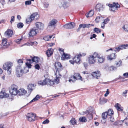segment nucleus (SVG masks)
<instances>
[{
	"mask_svg": "<svg viewBox=\"0 0 128 128\" xmlns=\"http://www.w3.org/2000/svg\"><path fill=\"white\" fill-rule=\"evenodd\" d=\"M12 64L10 62H8L4 63L3 65V68L5 70H7V73L8 74L11 73V68Z\"/></svg>",
	"mask_w": 128,
	"mask_h": 128,
	"instance_id": "obj_1",
	"label": "nucleus"
},
{
	"mask_svg": "<svg viewBox=\"0 0 128 128\" xmlns=\"http://www.w3.org/2000/svg\"><path fill=\"white\" fill-rule=\"evenodd\" d=\"M18 86L15 84H12L9 90V92L10 94L12 95H16L18 93Z\"/></svg>",
	"mask_w": 128,
	"mask_h": 128,
	"instance_id": "obj_2",
	"label": "nucleus"
},
{
	"mask_svg": "<svg viewBox=\"0 0 128 128\" xmlns=\"http://www.w3.org/2000/svg\"><path fill=\"white\" fill-rule=\"evenodd\" d=\"M97 56V52H95L93 55L89 57V62L90 64H92L95 63L97 60L96 56Z\"/></svg>",
	"mask_w": 128,
	"mask_h": 128,
	"instance_id": "obj_3",
	"label": "nucleus"
},
{
	"mask_svg": "<svg viewBox=\"0 0 128 128\" xmlns=\"http://www.w3.org/2000/svg\"><path fill=\"white\" fill-rule=\"evenodd\" d=\"M38 16V13H34L31 15L30 17L27 18L26 20V22L27 24H29L30 22H31L32 20H34V18H36Z\"/></svg>",
	"mask_w": 128,
	"mask_h": 128,
	"instance_id": "obj_4",
	"label": "nucleus"
},
{
	"mask_svg": "<svg viewBox=\"0 0 128 128\" xmlns=\"http://www.w3.org/2000/svg\"><path fill=\"white\" fill-rule=\"evenodd\" d=\"M36 115L32 113H28L26 116V118L30 122L34 121L36 120Z\"/></svg>",
	"mask_w": 128,
	"mask_h": 128,
	"instance_id": "obj_5",
	"label": "nucleus"
},
{
	"mask_svg": "<svg viewBox=\"0 0 128 128\" xmlns=\"http://www.w3.org/2000/svg\"><path fill=\"white\" fill-rule=\"evenodd\" d=\"M56 79H55V80L54 81L52 80L48 79H47L46 84L50 86H52L56 83V84H57L58 83L59 80L58 79L59 78L58 77H57V76H56Z\"/></svg>",
	"mask_w": 128,
	"mask_h": 128,
	"instance_id": "obj_6",
	"label": "nucleus"
},
{
	"mask_svg": "<svg viewBox=\"0 0 128 128\" xmlns=\"http://www.w3.org/2000/svg\"><path fill=\"white\" fill-rule=\"evenodd\" d=\"M16 72L17 76L20 77L22 75L24 72L23 70L21 68V66H18L16 68Z\"/></svg>",
	"mask_w": 128,
	"mask_h": 128,
	"instance_id": "obj_7",
	"label": "nucleus"
},
{
	"mask_svg": "<svg viewBox=\"0 0 128 128\" xmlns=\"http://www.w3.org/2000/svg\"><path fill=\"white\" fill-rule=\"evenodd\" d=\"M38 33V30L36 28H32L31 30L29 33V36H33Z\"/></svg>",
	"mask_w": 128,
	"mask_h": 128,
	"instance_id": "obj_8",
	"label": "nucleus"
},
{
	"mask_svg": "<svg viewBox=\"0 0 128 128\" xmlns=\"http://www.w3.org/2000/svg\"><path fill=\"white\" fill-rule=\"evenodd\" d=\"M90 109L88 110V114L87 116L89 118V119L91 120L92 118V115L95 113V111L94 108L92 107H90Z\"/></svg>",
	"mask_w": 128,
	"mask_h": 128,
	"instance_id": "obj_9",
	"label": "nucleus"
},
{
	"mask_svg": "<svg viewBox=\"0 0 128 128\" xmlns=\"http://www.w3.org/2000/svg\"><path fill=\"white\" fill-rule=\"evenodd\" d=\"M62 66L61 63L58 62H56L55 64V67L56 69H57L56 72L55 74L56 76L57 74V71L58 72L60 71L62 68Z\"/></svg>",
	"mask_w": 128,
	"mask_h": 128,
	"instance_id": "obj_10",
	"label": "nucleus"
},
{
	"mask_svg": "<svg viewBox=\"0 0 128 128\" xmlns=\"http://www.w3.org/2000/svg\"><path fill=\"white\" fill-rule=\"evenodd\" d=\"M57 22L58 21L56 20L54 18L52 19L49 22L48 26V28H50L54 26Z\"/></svg>",
	"mask_w": 128,
	"mask_h": 128,
	"instance_id": "obj_11",
	"label": "nucleus"
},
{
	"mask_svg": "<svg viewBox=\"0 0 128 128\" xmlns=\"http://www.w3.org/2000/svg\"><path fill=\"white\" fill-rule=\"evenodd\" d=\"M75 24L73 22H70L64 25V27L66 29H71L74 28Z\"/></svg>",
	"mask_w": 128,
	"mask_h": 128,
	"instance_id": "obj_12",
	"label": "nucleus"
},
{
	"mask_svg": "<svg viewBox=\"0 0 128 128\" xmlns=\"http://www.w3.org/2000/svg\"><path fill=\"white\" fill-rule=\"evenodd\" d=\"M13 34L12 31L10 29L8 30L4 33V35L5 36L8 38L11 37Z\"/></svg>",
	"mask_w": 128,
	"mask_h": 128,
	"instance_id": "obj_13",
	"label": "nucleus"
},
{
	"mask_svg": "<svg viewBox=\"0 0 128 128\" xmlns=\"http://www.w3.org/2000/svg\"><path fill=\"white\" fill-rule=\"evenodd\" d=\"M36 27L40 30H43L44 29V26L42 23L40 22H37L36 23Z\"/></svg>",
	"mask_w": 128,
	"mask_h": 128,
	"instance_id": "obj_14",
	"label": "nucleus"
},
{
	"mask_svg": "<svg viewBox=\"0 0 128 128\" xmlns=\"http://www.w3.org/2000/svg\"><path fill=\"white\" fill-rule=\"evenodd\" d=\"M102 118L103 120H102V122L103 124H105L106 122V119L107 118H108V114L106 112L102 113Z\"/></svg>",
	"mask_w": 128,
	"mask_h": 128,
	"instance_id": "obj_15",
	"label": "nucleus"
},
{
	"mask_svg": "<svg viewBox=\"0 0 128 128\" xmlns=\"http://www.w3.org/2000/svg\"><path fill=\"white\" fill-rule=\"evenodd\" d=\"M27 93V91L23 88H21L18 90V94L19 96H24Z\"/></svg>",
	"mask_w": 128,
	"mask_h": 128,
	"instance_id": "obj_16",
	"label": "nucleus"
},
{
	"mask_svg": "<svg viewBox=\"0 0 128 128\" xmlns=\"http://www.w3.org/2000/svg\"><path fill=\"white\" fill-rule=\"evenodd\" d=\"M34 88V86L33 84H29L27 86V89L28 90V92L27 93V95L29 96L31 94Z\"/></svg>",
	"mask_w": 128,
	"mask_h": 128,
	"instance_id": "obj_17",
	"label": "nucleus"
},
{
	"mask_svg": "<svg viewBox=\"0 0 128 128\" xmlns=\"http://www.w3.org/2000/svg\"><path fill=\"white\" fill-rule=\"evenodd\" d=\"M81 56V54H79L78 55L77 57H75L73 59V60L74 61V62L78 64H80V57Z\"/></svg>",
	"mask_w": 128,
	"mask_h": 128,
	"instance_id": "obj_18",
	"label": "nucleus"
},
{
	"mask_svg": "<svg viewBox=\"0 0 128 128\" xmlns=\"http://www.w3.org/2000/svg\"><path fill=\"white\" fill-rule=\"evenodd\" d=\"M103 5L100 4H97L96 6V8L97 11L100 12L102 11L103 9Z\"/></svg>",
	"mask_w": 128,
	"mask_h": 128,
	"instance_id": "obj_19",
	"label": "nucleus"
},
{
	"mask_svg": "<svg viewBox=\"0 0 128 128\" xmlns=\"http://www.w3.org/2000/svg\"><path fill=\"white\" fill-rule=\"evenodd\" d=\"M74 78L77 80H80L81 81H82V78L80 74L78 73H76L74 74L73 76Z\"/></svg>",
	"mask_w": 128,
	"mask_h": 128,
	"instance_id": "obj_20",
	"label": "nucleus"
},
{
	"mask_svg": "<svg viewBox=\"0 0 128 128\" xmlns=\"http://www.w3.org/2000/svg\"><path fill=\"white\" fill-rule=\"evenodd\" d=\"M96 59L98 60L99 62L102 63L104 61V59L103 57L100 55H99L97 53V56H96Z\"/></svg>",
	"mask_w": 128,
	"mask_h": 128,
	"instance_id": "obj_21",
	"label": "nucleus"
},
{
	"mask_svg": "<svg viewBox=\"0 0 128 128\" xmlns=\"http://www.w3.org/2000/svg\"><path fill=\"white\" fill-rule=\"evenodd\" d=\"M100 74L99 72H93L92 74V75L94 77L98 78V77H100Z\"/></svg>",
	"mask_w": 128,
	"mask_h": 128,
	"instance_id": "obj_22",
	"label": "nucleus"
},
{
	"mask_svg": "<svg viewBox=\"0 0 128 128\" xmlns=\"http://www.w3.org/2000/svg\"><path fill=\"white\" fill-rule=\"evenodd\" d=\"M53 52V50L52 49L50 48L48 49L46 52V54L47 56L48 57H50L52 54Z\"/></svg>",
	"mask_w": 128,
	"mask_h": 128,
	"instance_id": "obj_23",
	"label": "nucleus"
},
{
	"mask_svg": "<svg viewBox=\"0 0 128 128\" xmlns=\"http://www.w3.org/2000/svg\"><path fill=\"white\" fill-rule=\"evenodd\" d=\"M70 55L68 54H65L64 53V54L62 55L61 59L62 60H65L70 58Z\"/></svg>",
	"mask_w": 128,
	"mask_h": 128,
	"instance_id": "obj_24",
	"label": "nucleus"
},
{
	"mask_svg": "<svg viewBox=\"0 0 128 128\" xmlns=\"http://www.w3.org/2000/svg\"><path fill=\"white\" fill-rule=\"evenodd\" d=\"M0 96H9V95L6 92L4 89H2L0 92Z\"/></svg>",
	"mask_w": 128,
	"mask_h": 128,
	"instance_id": "obj_25",
	"label": "nucleus"
},
{
	"mask_svg": "<svg viewBox=\"0 0 128 128\" xmlns=\"http://www.w3.org/2000/svg\"><path fill=\"white\" fill-rule=\"evenodd\" d=\"M115 107L117 109L118 111H123V108L121 105L118 103H117L115 105Z\"/></svg>",
	"mask_w": 128,
	"mask_h": 128,
	"instance_id": "obj_26",
	"label": "nucleus"
},
{
	"mask_svg": "<svg viewBox=\"0 0 128 128\" xmlns=\"http://www.w3.org/2000/svg\"><path fill=\"white\" fill-rule=\"evenodd\" d=\"M107 100L104 97L101 96L100 99V103L101 104H103L106 102Z\"/></svg>",
	"mask_w": 128,
	"mask_h": 128,
	"instance_id": "obj_27",
	"label": "nucleus"
},
{
	"mask_svg": "<svg viewBox=\"0 0 128 128\" xmlns=\"http://www.w3.org/2000/svg\"><path fill=\"white\" fill-rule=\"evenodd\" d=\"M46 80L47 79L46 78L45 79L43 80H41L39 81L38 82V84L44 86L46 85Z\"/></svg>",
	"mask_w": 128,
	"mask_h": 128,
	"instance_id": "obj_28",
	"label": "nucleus"
},
{
	"mask_svg": "<svg viewBox=\"0 0 128 128\" xmlns=\"http://www.w3.org/2000/svg\"><path fill=\"white\" fill-rule=\"evenodd\" d=\"M53 37V38L55 37L54 35V36H44V40L46 41H49L51 40V39L52 36Z\"/></svg>",
	"mask_w": 128,
	"mask_h": 128,
	"instance_id": "obj_29",
	"label": "nucleus"
},
{
	"mask_svg": "<svg viewBox=\"0 0 128 128\" xmlns=\"http://www.w3.org/2000/svg\"><path fill=\"white\" fill-rule=\"evenodd\" d=\"M108 6L110 8L109 9L110 11H114L116 9L114 6L112 4H108Z\"/></svg>",
	"mask_w": 128,
	"mask_h": 128,
	"instance_id": "obj_30",
	"label": "nucleus"
},
{
	"mask_svg": "<svg viewBox=\"0 0 128 128\" xmlns=\"http://www.w3.org/2000/svg\"><path fill=\"white\" fill-rule=\"evenodd\" d=\"M116 55L114 53H112L109 55L108 57V59L110 60H112L113 59L115 58Z\"/></svg>",
	"mask_w": 128,
	"mask_h": 128,
	"instance_id": "obj_31",
	"label": "nucleus"
},
{
	"mask_svg": "<svg viewBox=\"0 0 128 128\" xmlns=\"http://www.w3.org/2000/svg\"><path fill=\"white\" fill-rule=\"evenodd\" d=\"M94 14V11L91 10L87 15L86 14V16L88 18L92 17Z\"/></svg>",
	"mask_w": 128,
	"mask_h": 128,
	"instance_id": "obj_32",
	"label": "nucleus"
},
{
	"mask_svg": "<svg viewBox=\"0 0 128 128\" xmlns=\"http://www.w3.org/2000/svg\"><path fill=\"white\" fill-rule=\"evenodd\" d=\"M106 112L108 114V117L112 116L114 113V112L111 109H109Z\"/></svg>",
	"mask_w": 128,
	"mask_h": 128,
	"instance_id": "obj_33",
	"label": "nucleus"
},
{
	"mask_svg": "<svg viewBox=\"0 0 128 128\" xmlns=\"http://www.w3.org/2000/svg\"><path fill=\"white\" fill-rule=\"evenodd\" d=\"M80 121L82 122H85L87 121V119L86 117L82 116L80 117L79 119Z\"/></svg>",
	"mask_w": 128,
	"mask_h": 128,
	"instance_id": "obj_34",
	"label": "nucleus"
},
{
	"mask_svg": "<svg viewBox=\"0 0 128 128\" xmlns=\"http://www.w3.org/2000/svg\"><path fill=\"white\" fill-rule=\"evenodd\" d=\"M42 96H35L32 100L29 103H32L33 102H34L36 101L41 98Z\"/></svg>",
	"mask_w": 128,
	"mask_h": 128,
	"instance_id": "obj_35",
	"label": "nucleus"
},
{
	"mask_svg": "<svg viewBox=\"0 0 128 128\" xmlns=\"http://www.w3.org/2000/svg\"><path fill=\"white\" fill-rule=\"evenodd\" d=\"M62 6L64 8H66L70 6V4L69 3L66 2H64L62 4Z\"/></svg>",
	"mask_w": 128,
	"mask_h": 128,
	"instance_id": "obj_36",
	"label": "nucleus"
},
{
	"mask_svg": "<svg viewBox=\"0 0 128 128\" xmlns=\"http://www.w3.org/2000/svg\"><path fill=\"white\" fill-rule=\"evenodd\" d=\"M39 58L37 57L34 56L32 58V62H38L39 60Z\"/></svg>",
	"mask_w": 128,
	"mask_h": 128,
	"instance_id": "obj_37",
	"label": "nucleus"
},
{
	"mask_svg": "<svg viewBox=\"0 0 128 128\" xmlns=\"http://www.w3.org/2000/svg\"><path fill=\"white\" fill-rule=\"evenodd\" d=\"M90 24H80V26H81L82 28H88L90 26Z\"/></svg>",
	"mask_w": 128,
	"mask_h": 128,
	"instance_id": "obj_38",
	"label": "nucleus"
},
{
	"mask_svg": "<svg viewBox=\"0 0 128 128\" xmlns=\"http://www.w3.org/2000/svg\"><path fill=\"white\" fill-rule=\"evenodd\" d=\"M0 96V99H2L3 98H8L10 101H11L13 100V96Z\"/></svg>",
	"mask_w": 128,
	"mask_h": 128,
	"instance_id": "obj_39",
	"label": "nucleus"
},
{
	"mask_svg": "<svg viewBox=\"0 0 128 128\" xmlns=\"http://www.w3.org/2000/svg\"><path fill=\"white\" fill-rule=\"evenodd\" d=\"M94 31L97 34H98L101 32L100 30L97 28H95L94 29Z\"/></svg>",
	"mask_w": 128,
	"mask_h": 128,
	"instance_id": "obj_40",
	"label": "nucleus"
},
{
	"mask_svg": "<svg viewBox=\"0 0 128 128\" xmlns=\"http://www.w3.org/2000/svg\"><path fill=\"white\" fill-rule=\"evenodd\" d=\"M23 26V24L22 22H20L18 23L17 25V27L18 28H22Z\"/></svg>",
	"mask_w": 128,
	"mask_h": 128,
	"instance_id": "obj_41",
	"label": "nucleus"
},
{
	"mask_svg": "<svg viewBox=\"0 0 128 128\" xmlns=\"http://www.w3.org/2000/svg\"><path fill=\"white\" fill-rule=\"evenodd\" d=\"M70 122L72 125H74L76 124V120L74 118H72V119L70 121Z\"/></svg>",
	"mask_w": 128,
	"mask_h": 128,
	"instance_id": "obj_42",
	"label": "nucleus"
},
{
	"mask_svg": "<svg viewBox=\"0 0 128 128\" xmlns=\"http://www.w3.org/2000/svg\"><path fill=\"white\" fill-rule=\"evenodd\" d=\"M122 28L125 31H128V24H126L124 25L122 27Z\"/></svg>",
	"mask_w": 128,
	"mask_h": 128,
	"instance_id": "obj_43",
	"label": "nucleus"
},
{
	"mask_svg": "<svg viewBox=\"0 0 128 128\" xmlns=\"http://www.w3.org/2000/svg\"><path fill=\"white\" fill-rule=\"evenodd\" d=\"M122 61L120 60L116 64V68L122 65Z\"/></svg>",
	"mask_w": 128,
	"mask_h": 128,
	"instance_id": "obj_44",
	"label": "nucleus"
},
{
	"mask_svg": "<svg viewBox=\"0 0 128 128\" xmlns=\"http://www.w3.org/2000/svg\"><path fill=\"white\" fill-rule=\"evenodd\" d=\"M31 1H34V0H30L26 1L25 2V4L26 5H30L31 4Z\"/></svg>",
	"mask_w": 128,
	"mask_h": 128,
	"instance_id": "obj_45",
	"label": "nucleus"
},
{
	"mask_svg": "<svg viewBox=\"0 0 128 128\" xmlns=\"http://www.w3.org/2000/svg\"><path fill=\"white\" fill-rule=\"evenodd\" d=\"M116 67H115L113 66H111L110 68V71L115 70H116Z\"/></svg>",
	"mask_w": 128,
	"mask_h": 128,
	"instance_id": "obj_46",
	"label": "nucleus"
},
{
	"mask_svg": "<svg viewBox=\"0 0 128 128\" xmlns=\"http://www.w3.org/2000/svg\"><path fill=\"white\" fill-rule=\"evenodd\" d=\"M128 46V45H123L120 46L121 50H122L126 49V47H127V46Z\"/></svg>",
	"mask_w": 128,
	"mask_h": 128,
	"instance_id": "obj_47",
	"label": "nucleus"
},
{
	"mask_svg": "<svg viewBox=\"0 0 128 128\" xmlns=\"http://www.w3.org/2000/svg\"><path fill=\"white\" fill-rule=\"evenodd\" d=\"M108 118H110V120L111 122H114V117L112 116H108Z\"/></svg>",
	"mask_w": 128,
	"mask_h": 128,
	"instance_id": "obj_48",
	"label": "nucleus"
},
{
	"mask_svg": "<svg viewBox=\"0 0 128 128\" xmlns=\"http://www.w3.org/2000/svg\"><path fill=\"white\" fill-rule=\"evenodd\" d=\"M114 6V7L116 8V10L117 9V8H119L120 6V5L118 4V3L116 4L114 3V4H113Z\"/></svg>",
	"mask_w": 128,
	"mask_h": 128,
	"instance_id": "obj_49",
	"label": "nucleus"
},
{
	"mask_svg": "<svg viewBox=\"0 0 128 128\" xmlns=\"http://www.w3.org/2000/svg\"><path fill=\"white\" fill-rule=\"evenodd\" d=\"M23 63L22 60L21 59H19L18 60V63L19 64H21Z\"/></svg>",
	"mask_w": 128,
	"mask_h": 128,
	"instance_id": "obj_50",
	"label": "nucleus"
},
{
	"mask_svg": "<svg viewBox=\"0 0 128 128\" xmlns=\"http://www.w3.org/2000/svg\"><path fill=\"white\" fill-rule=\"evenodd\" d=\"M88 110H86L85 112H83L80 113V114L82 115H84L86 114H88Z\"/></svg>",
	"mask_w": 128,
	"mask_h": 128,
	"instance_id": "obj_51",
	"label": "nucleus"
},
{
	"mask_svg": "<svg viewBox=\"0 0 128 128\" xmlns=\"http://www.w3.org/2000/svg\"><path fill=\"white\" fill-rule=\"evenodd\" d=\"M110 19L108 18H106L105 19L103 22L106 24H107L108 22L109 21Z\"/></svg>",
	"mask_w": 128,
	"mask_h": 128,
	"instance_id": "obj_52",
	"label": "nucleus"
},
{
	"mask_svg": "<svg viewBox=\"0 0 128 128\" xmlns=\"http://www.w3.org/2000/svg\"><path fill=\"white\" fill-rule=\"evenodd\" d=\"M34 67L36 69L38 70H39L40 68V66L38 64H36L34 66Z\"/></svg>",
	"mask_w": 128,
	"mask_h": 128,
	"instance_id": "obj_53",
	"label": "nucleus"
},
{
	"mask_svg": "<svg viewBox=\"0 0 128 128\" xmlns=\"http://www.w3.org/2000/svg\"><path fill=\"white\" fill-rule=\"evenodd\" d=\"M14 16H12L11 17V20L10 21V22L12 23V22H14Z\"/></svg>",
	"mask_w": 128,
	"mask_h": 128,
	"instance_id": "obj_54",
	"label": "nucleus"
},
{
	"mask_svg": "<svg viewBox=\"0 0 128 128\" xmlns=\"http://www.w3.org/2000/svg\"><path fill=\"white\" fill-rule=\"evenodd\" d=\"M49 122V121L48 120V119H46V120L43 122L42 124H48Z\"/></svg>",
	"mask_w": 128,
	"mask_h": 128,
	"instance_id": "obj_55",
	"label": "nucleus"
},
{
	"mask_svg": "<svg viewBox=\"0 0 128 128\" xmlns=\"http://www.w3.org/2000/svg\"><path fill=\"white\" fill-rule=\"evenodd\" d=\"M26 64L27 66L29 68H30L32 66V65L30 63L26 62Z\"/></svg>",
	"mask_w": 128,
	"mask_h": 128,
	"instance_id": "obj_56",
	"label": "nucleus"
},
{
	"mask_svg": "<svg viewBox=\"0 0 128 128\" xmlns=\"http://www.w3.org/2000/svg\"><path fill=\"white\" fill-rule=\"evenodd\" d=\"M22 40V39L21 38L17 39L16 41V42L17 44H19L21 42Z\"/></svg>",
	"mask_w": 128,
	"mask_h": 128,
	"instance_id": "obj_57",
	"label": "nucleus"
},
{
	"mask_svg": "<svg viewBox=\"0 0 128 128\" xmlns=\"http://www.w3.org/2000/svg\"><path fill=\"white\" fill-rule=\"evenodd\" d=\"M44 6L45 8H47L49 4L48 3L45 2L44 4Z\"/></svg>",
	"mask_w": 128,
	"mask_h": 128,
	"instance_id": "obj_58",
	"label": "nucleus"
},
{
	"mask_svg": "<svg viewBox=\"0 0 128 128\" xmlns=\"http://www.w3.org/2000/svg\"><path fill=\"white\" fill-rule=\"evenodd\" d=\"M105 24L103 22L101 24V28H103L104 29V27L105 26V24Z\"/></svg>",
	"mask_w": 128,
	"mask_h": 128,
	"instance_id": "obj_59",
	"label": "nucleus"
},
{
	"mask_svg": "<svg viewBox=\"0 0 128 128\" xmlns=\"http://www.w3.org/2000/svg\"><path fill=\"white\" fill-rule=\"evenodd\" d=\"M123 75L126 78H128V72H127L124 73Z\"/></svg>",
	"mask_w": 128,
	"mask_h": 128,
	"instance_id": "obj_60",
	"label": "nucleus"
},
{
	"mask_svg": "<svg viewBox=\"0 0 128 128\" xmlns=\"http://www.w3.org/2000/svg\"><path fill=\"white\" fill-rule=\"evenodd\" d=\"M108 89L107 90L106 93L104 94V96H107L108 94H109V92L108 91Z\"/></svg>",
	"mask_w": 128,
	"mask_h": 128,
	"instance_id": "obj_61",
	"label": "nucleus"
},
{
	"mask_svg": "<svg viewBox=\"0 0 128 128\" xmlns=\"http://www.w3.org/2000/svg\"><path fill=\"white\" fill-rule=\"evenodd\" d=\"M101 17H102L101 16H97L96 18V20L97 22H98L99 20H98L100 19V18Z\"/></svg>",
	"mask_w": 128,
	"mask_h": 128,
	"instance_id": "obj_62",
	"label": "nucleus"
},
{
	"mask_svg": "<svg viewBox=\"0 0 128 128\" xmlns=\"http://www.w3.org/2000/svg\"><path fill=\"white\" fill-rule=\"evenodd\" d=\"M59 50L60 51V52H62V54H64V50L62 48H60L59 49Z\"/></svg>",
	"mask_w": 128,
	"mask_h": 128,
	"instance_id": "obj_63",
	"label": "nucleus"
},
{
	"mask_svg": "<svg viewBox=\"0 0 128 128\" xmlns=\"http://www.w3.org/2000/svg\"><path fill=\"white\" fill-rule=\"evenodd\" d=\"M115 48L116 50L118 51H119L120 50H121L120 47V46L116 48Z\"/></svg>",
	"mask_w": 128,
	"mask_h": 128,
	"instance_id": "obj_64",
	"label": "nucleus"
}]
</instances>
